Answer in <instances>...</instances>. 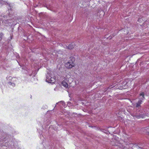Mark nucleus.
Listing matches in <instances>:
<instances>
[{
  "label": "nucleus",
  "mask_w": 149,
  "mask_h": 149,
  "mask_svg": "<svg viewBox=\"0 0 149 149\" xmlns=\"http://www.w3.org/2000/svg\"><path fill=\"white\" fill-rule=\"evenodd\" d=\"M140 96H142L141 97V98L140 99H139L137 102L136 104V107H141V104L144 98V93L143 92H141L139 94Z\"/></svg>",
  "instance_id": "f257e3e1"
},
{
  "label": "nucleus",
  "mask_w": 149,
  "mask_h": 149,
  "mask_svg": "<svg viewBox=\"0 0 149 149\" xmlns=\"http://www.w3.org/2000/svg\"><path fill=\"white\" fill-rule=\"evenodd\" d=\"M56 79V76H51L50 75L48 76H47L46 81L49 83H53L55 82Z\"/></svg>",
  "instance_id": "f03ea898"
},
{
  "label": "nucleus",
  "mask_w": 149,
  "mask_h": 149,
  "mask_svg": "<svg viewBox=\"0 0 149 149\" xmlns=\"http://www.w3.org/2000/svg\"><path fill=\"white\" fill-rule=\"evenodd\" d=\"M72 59L70 58L71 60H70L69 61L67 62L65 64L67 68H71L74 66V64L73 63V58L72 57Z\"/></svg>",
  "instance_id": "7ed1b4c3"
},
{
  "label": "nucleus",
  "mask_w": 149,
  "mask_h": 149,
  "mask_svg": "<svg viewBox=\"0 0 149 149\" xmlns=\"http://www.w3.org/2000/svg\"><path fill=\"white\" fill-rule=\"evenodd\" d=\"M75 46V44L74 43L72 42L68 46H66V49L70 50L72 49Z\"/></svg>",
  "instance_id": "20e7f679"
},
{
  "label": "nucleus",
  "mask_w": 149,
  "mask_h": 149,
  "mask_svg": "<svg viewBox=\"0 0 149 149\" xmlns=\"http://www.w3.org/2000/svg\"><path fill=\"white\" fill-rule=\"evenodd\" d=\"M61 84L62 86L66 88H67L68 86V85L67 83L65 81H62Z\"/></svg>",
  "instance_id": "39448f33"
},
{
  "label": "nucleus",
  "mask_w": 149,
  "mask_h": 149,
  "mask_svg": "<svg viewBox=\"0 0 149 149\" xmlns=\"http://www.w3.org/2000/svg\"><path fill=\"white\" fill-rule=\"evenodd\" d=\"M118 146V148H121L120 149H124L125 147V146H123L122 144H119V145H118L117 144H116L115 146Z\"/></svg>",
  "instance_id": "423d86ee"
},
{
  "label": "nucleus",
  "mask_w": 149,
  "mask_h": 149,
  "mask_svg": "<svg viewBox=\"0 0 149 149\" xmlns=\"http://www.w3.org/2000/svg\"><path fill=\"white\" fill-rule=\"evenodd\" d=\"M144 20L142 19V18H139L138 22L139 23H141Z\"/></svg>",
  "instance_id": "0eeeda50"
},
{
  "label": "nucleus",
  "mask_w": 149,
  "mask_h": 149,
  "mask_svg": "<svg viewBox=\"0 0 149 149\" xmlns=\"http://www.w3.org/2000/svg\"><path fill=\"white\" fill-rule=\"evenodd\" d=\"M3 37V34L2 33H0V40H1Z\"/></svg>",
  "instance_id": "6e6552de"
},
{
  "label": "nucleus",
  "mask_w": 149,
  "mask_h": 149,
  "mask_svg": "<svg viewBox=\"0 0 149 149\" xmlns=\"http://www.w3.org/2000/svg\"><path fill=\"white\" fill-rule=\"evenodd\" d=\"M136 118H140L141 117V116H136Z\"/></svg>",
  "instance_id": "1a4fd4ad"
},
{
  "label": "nucleus",
  "mask_w": 149,
  "mask_h": 149,
  "mask_svg": "<svg viewBox=\"0 0 149 149\" xmlns=\"http://www.w3.org/2000/svg\"><path fill=\"white\" fill-rule=\"evenodd\" d=\"M113 86H112V87H109L108 89H111V88H113Z\"/></svg>",
  "instance_id": "9d476101"
}]
</instances>
